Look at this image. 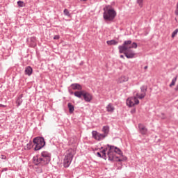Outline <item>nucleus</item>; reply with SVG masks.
<instances>
[{"label":"nucleus","instance_id":"obj_1","mask_svg":"<svg viewBox=\"0 0 178 178\" xmlns=\"http://www.w3.org/2000/svg\"><path fill=\"white\" fill-rule=\"evenodd\" d=\"M131 48H137V44L136 42H131V40H125L122 45L118 47L120 54H124L127 59H133L136 56L134 51L131 50Z\"/></svg>","mask_w":178,"mask_h":178},{"label":"nucleus","instance_id":"obj_2","mask_svg":"<svg viewBox=\"0 0 178 178\" xmlns=\"http://www.w3.org/2000/svg\"><path fill=\"white\" fill-rule=\"evenodd\" d=\"M33 163L36 166H45L51 162V153L42 152L41 156L36 155L33 158Z\"/></svg>","mask_w":178,"mask_h":178},{"label":"nucleus","instance_id":"obj_3","mask_svg":"<svg viewBox=\"0 0 178 178\" xmlns=\"http://www.w3.org/2000/svg\"><path fill=\"white\" fill-rule=\"evenodd\" d=\"M103 17L105 22H113L116 17V11L111 6H106L103 9Z\"/></svg>","mask_w":178,"mask_h":178},{"label":"nucleus","instance_id":"obj_4","mask_svg":"<svg viewBox=\"0 0 178 178\" xmlns=\"http://www.w3.org/2000/svg\"><path fill=\"white\" fill-rule=\"evenodd\" d=\"M33 144H35V151H40L41 148L45 147V140L42 137H36L33 140Z\"/></svg>","mask_w":178,"mask_h":178},{"label":"nucleus","instance_id":"obj_5","mask_svg":"<svg viewBox=\"0 0 178 178\" xmlns=\"http://www.w3.org/2000/svg\"><path fill=\"white\" fill-rule=\"evenodd\" d=\"M107 155L108 156V161H115V162H123V161H126L127 158L124 157L123 159H119L118 156H116L115 152L112 150H111V148H108V152L107 153Z\"/></svg>","mask_w":178,"mask_h":178},{"label":"nucleus","instance_id":"obj_6","mask_svg":"<svg viewBox=\"0 0 178 178\" xmlns=\"http://www.w3.org/2000/svg\"><path fill=\"white\" fill-rule=\"evenodd\" d=\"M73 153L70 152L67 154L64 158L63 165L64 168H69L70 166V163L73 161Z\"/></svg>","mask_w":178,"mask_h":178},{"label":"nucleus","instance_id":"obj_7","mask_svg":"<svg viewBox=\"0 0 178 178\" xmlns=\"http://www.w3.org/2000/svg\"><path fill=\"white\" fill-rule=\"evenodd\" d=\"M92 135L93 138H95V140H97V141H101V140H104L106 137H107L105 135V134H99L97 131H92Z\"/></svg>","mask_w":178,"mask_h":178},{"label":"nucleus","instance_id":"obj_8","mask_svg":"<svg viewBox=\"0 0 178 178\" xmlns=\"http://www.w3.org/2000/svg\"><path fill=\"white\" fill-rule=\"evenodd\" d=\"M148 89V88L147 87V86L143 85L140 87V91H141V94L140 95L139 93H136V97L139 99H143L144 98H145V95H147V90Z\"/></svg>","mask_w":178,"mask_h":178},{"label":"nucleus","instance_id":"obj_9","mask_svg":"<svg viewBox=\"0 0 178 178\" xmlns=\"http://www.w3.org/2000/svg\"><path fill=\"white\" fill-rule=\"evenodd\" d=\"M107 148H110L111 151H113L114 154H118V155H122L123 156V152L118 147L113 145H107Z\"/></svg>","mask_w":178,"mask_h":178},{"label":"nucleus","instance_id":"obj_10","mask_svg":"<svg viewBox=\"0 0 178 178\" xmlns=\"http://www.w3.org/2000/svg\"><path fill=\"white\" fill-rule=\"evenodd\" d=\"M83 99L86 102H91L92 101V95L90 94L89 92H86L84 90L83 92Z\"/></svg>","mask_w":178,"mask_h":178},{"label":"nucleus","instance_id":"obj_11","mask_svg":"<svg viewBox=\"0 0 178 178\" xmlns=\"http://www.w3.org/2000/svg\"><path fill=\"white\" fill-rule=\"evenodd\" d=\"M138 129L140 134H143V136H145L148 131V129H147L145 126L143 125L142 124H138Z\"/></svg>","mask_w":178,"mask_h":178},{"label":"nucleus","instance_id":"obj_12","mask_svg":"<svg viewBox=\"0 0 178 178\" xmlns=\"http://www.w3.org/2000/svg\"><path fill=\"white\" fill-rule=\"evenodd\" d=\"M70 87L71 88H72V90H83V87L81 86V85L79 83H72L71 84Z\"/></svg>","mask_w":178,"mask_h":178},{"label":"nucleus","instance_id":"obj_13","mask_svg":"<svg viewBox=\"0 0 178 178\" xmlns=\"http://www.w3.org/2000/svg\"><path fill=\"white\" fill-rule=\"evenodd\" d=\"M25 74L27 76H31V74H33V68L31 66H28L25 68Z\"/></svg>","mask_w":178,"mask_h":178},{"label":"nucleus","instance_id":"obj_14","mask_svg":"<svg viewBox=\"0 0 178 178\" xmlns=\"http://www.w3.org/2000/svg\"><path fill=\"white\" fill-rule=\"evenodd\" d=\"M106 108L107 112H110L111 113H113V112L115 111V106H113V105L111 103L108 104Z\"/></svg>","mask_w":178,"mask_h":178},{"label":"nucleus","instance_id":"obj_15","mask_svg":"<svg viewBox=\"0 0 178 178\" xmlns=\"http://www.w3.org/2000/svg\"><path fill=\"white\" fill-rule=\"evenodd\" d=\"M74 96L77 98H81L84 95V90L76 91L74 93Z\"/></svg>","mask_w":178,"mask_h":178},{"label":"nucleus","instance_id":"obj_16","mask_svg":"<svg viewBox=\"0 0 178 178\" xmlns=\"http://www.w3.org/2000/svg\"><path fill=\"white\" fill-rule=\"evenodd\" d=\"M23 98V95H20L17 100H16V104L17 105V106H20V105H22V104L23 103V99H22Z\"/></svg>","mask_w":178,"mask_h":178},{"label":"nucleus","instance_id":"obj_17","mask_svg":"<svg viewBox=\"0 0 178 178\" xmlns=\"http://www.w3.org/2000/svg\"><path fill=\"white\" fill-rule=\"evenodd\" d=\"M125 81H129V77L126 76H122L119 78L118 79V83H125Z\"/></svg>","mask_w":178,"mask_h":178},{"label":"nucleus","instance_id":"obj_18","mask_svg":"<svg viewBox=\"0 0 178 178\" xmlns=\"http://www.w3.org/2000/svg\"><path fill=\"white\" fill-rule=\"evenodd\" d=\"M127 105L128 106H129V108H131V107L134 106L135 104H134V100H133V98L132 99H127Z\"/></svg>","mask_w":178,"mask_h":178},{"label":"nucleus","instance_id":"obj_19","mask_svg":"<svg viewBox=\"0 0 178 178\" xmlns=\"http://www.w3.org/2000/svg\"><path fill=\"white\" fill-rule=\"evenodd\" d=\"M102 131L104 134L108 137V134H109V127L108 126L103 127Z\"/></svg>","mask_w":178,"mask_h":178},{"label":"nucleus","instance_id":"obj_20","mask_svg":"<svg viewBox=\"0 0 178 178\" xmlns=\"http://www.w3.org/2000/svg\"><path fill=\"white\" fill-rule=\"evenodd\" d=\"M67 107H68L70 113H73L74 112V106H73L72 103H68Z\"/></svg>","mask_w":178,"mask_h":178},{"label":"nucleus","instance_id":"obj_21","mask_svg":"<svg viewBox=\"0 0 178 178\" xmlns=\"http://www.w3.org/2000/svg\"><path fill=\"white\" fill-rule=\"evenodd\" d=\"M106 44H107L108 45H118V42L116 41V40H108V41L106 42Z\"/></svg>","mask_w":178,"mask_h":178},{"label":"nucleus","instance_id":"obj_22","mask_svg":"<svg viewBox=\"0 0 178 178\" xmlns=\"http://www.w3.org/2000/svg\"><path fill=\"white\" fill-rule=\"evenodd\" d=\"M177 80V76H175L172 80L171 83L170 84V87H173L176 84V81Z\"/></svg>","mask_w":178,"mask_h":178},{"label":"nucleus","instance_id":"obj_23","mask_svg":"<svg viewBox=\"0 0 178 178\" xmlns=\"http://www.w3.org/2000/svg\"><path fill=\"white\" fill-rule=\"evenodd\" d=\"M63 13L65 16H67L68 17H70V13L69 12V10L65 8L63 11Z\"/></svg>","mask_w":178,"mask_h":178},{"label":"nucleus","instance_id":"obj_24","mask_svg":"<svg viewBox=\"0 0 178 178\" xmlns=\"http://www.w3.org/2000/svg\"><path fill=\"white\" fill-rule=\"evenodd\" d=\"M17 5H18V6H19V8H23V6H24V2L22 1H18Z\"/></svg>","mask_w":178,"mask_h":178},{"label":"nucleus","instance_id":"obj_25","mask_svg":"<svg viewBox=\"0 0 178 178\" xmlns=\"http://www.w3.org/2000/svg\"><path fill=\"white\" fill-rule=\"evenodd\" d=\"M178 33V29H175L172 33V38H175V37H176V35H177Z\"/></svg>","mask_w":178,"mask_h":178},{"label":"nucleus","instance_id":"obj_26","mask_svg":"<svg viewBox=\"0 0 178 178\" xmlns=\"http://www.w3.org/2000/svg\"><path fill=\"white\" fill-rule=\"evenodd\" d=\"M101 153L102 154L103 159L106 160V152H105V150L101 151Z\"/></svg>","mask_w":178,"mask_h":178},{"label":"nucleus","instance_id":"obj_27","mask_svg":"<svg viewBox=\"0 0 178 178\" xmlns=\"http://www.w3.org/2000/svg\"><path fill=\"white\" fill-rule=\"evenodd\" d=\"M143 2L144 0H137V3H138L140 8H143Z\"/></svg>","mask_w":178,"mask_h":178},{"label":"nucleus","instance_id":"obj_28","mask_svg":"<svg viewBox=\"0 0 178 178\" xmlns=\"http://www.w3.org/2000/svg\"><path fill=\"white\" fill-rule=\"evenodd\" d=\"M133 101H134V104H135V105H138V104H140V101L138 100L137 97L133 98Z\"/></svg>","mask_w":178,"mask_h":178},{"label":"nucleus","instance_id":"obj_29","mask_svg":"<svg viewBox=\"0 0 178 178\" xmlns=\"http://www.w3.org/2000/svg\"><path fill=\"white\" fill-rule=\"evenodd\" d=\"M31 41H33V47H35V43H34L35 42V37L31 38Z\"/></svg>","mask_w":178,"mask_h":178},{"label":"nucleus","instance_id":"obj_30","mask_svg":"<svg viewBox=\"0 0 178 178\" xmlns=\"http://www.w3.org/2000/svg\"><path fill=\"white\" fill-rule=\"evenodd\" d=\"M60 38V37L59 36V35H54V40H59Z\"/></svg>","mask_w":178,"mask_h":178},{"label":"nucleus","instance_id":"obj_31","mask_svg":"<svg viewBox=\"0 0 178 178\" xmlns=\"http://www.w3.org/2000/svg\"><path fill=\"white\" fill-rule=\"evenodd\" d=\"M131 115H134V113H136V108H133L132 110H131Z\"/></svg>","mask_w":178,"mask_h":178},{"label":"nucleus","instance_id":"obj_32","mask_svg":"<svg viewBox=\"0 0 178 178\" xmlns=\"http://www.w3.org/2000/svg\"><path fill=\"white\" fill-rule=\"evenodd\" d=\"M97 156H99V158H102V156L101 155L100 152H97Z\"/></svg>","mask_w":178,"mask_h":178},{"label":"nucleus","instance_id":"obj_33","mask_svg":"<svg viewBox=\"0 0 178 178\" xmlns=\"http://www.w3.org/2000/svg\"><path fill=\"white\" fill-rule=\"evenodd\" d=\"M68 91L71 95H73L74 92L72 91V90L69 89Z\"/></svg>","mask_w":178,"mask_h":178},{"label":"nucleus","instance_id":"obj_34","mask_svg":"<svg viewBox=\"0 0 178 178\" xmlns=\"http://www.w3.org/2000/svg\"><path fill=\"white\" fill-rule=\"evenodd\" d=\"M1 159H6V156L1 155Z\"/></svg>","mask_w":178,"mask_h":178},{"label":"nucleus","instance_id":"obj_35","mask_svg":"<svg viewBox=\"0 0 178 178\" xmlns=\"http://www.w3.org/2000/svg\"><path fill=\"white\" fill-rule=\"evenodd\" d=\"M175 13L176 16H178V10H175Z\"/></svg>","mask_w":178,"mask_h":178},{"label":"nucleus","instance_id":"obj_36","mask_svg":"<svg viewBox=\"0 0 178 178\" xmlns=\"http://www.w3.org/2000/svg\"><path fill=\"white\" fill-rule=\"evenodd\" d=\"M6 106L3 105V104H0V108H5Z\"/></svg>","mask_w":178,"mask_h":178},{"label":"nucleus","instance_id":"obj_37","mask_svg":"<svg viewBox=\"0 0 178 178\" xmlns=\"http://www.w3.org/2000/svg\"><path fill=\"white\" fill-rule=\"evenodd\" d=\"M27 147L29 148V149H30V148H31V145L27 144Z\"/></svg>","mask_w":178,"mask_h":178},{"label":"nucleus","instance_id":"obj_38","mask_svg":"<svg viewBox=\"0 0 178 178\" xmlns=\"http://www.w3.org/2000/svg\"><path fill=\"white\" fill-rule=\"evenodd\" d=\"M120 57L122 59H124V56H123V55H120Z\"/></svg>","mask_w":178,"mask_h":178},{"label":"nucleus","instance_id":"obj_39","mask_svg":"<svg viewBox=\"0 0 178 178\" xmlns=\"http://www.w3.org/2000/svg\"><path fill=\"white\" fill-rule=\"evenodd\" d=\"M175 91H178V84L177 85V86L175 88Z\"/></svg>","mask_w":178,"mask_h":178},{"label":"nucleus","instance_id":"obj_40","mask_svg":"<svg viewBox=\"0 0 178 178\" xmlns=\"http://www.w3.org/2000/svg\"><path fill=\"white\" fill-rule=\"evenodd\" d=\"M108 149V147H106L103 149V151H104V152H106V150Z\"/></svg>","mask_w":178,"mask_h":178},{"label":"nucleus","instance_id":"obj_41","mask_svg":"<svg viewBox=\"0 0 178 178\" xmlns=\"http://www.w3.org/2000/svg\"><path fill=\"white\" fill-rule=\"evenodd\" d=\"M108 149V147H106L103 149V151H104V152H106V150Z\"/></svg>","mask_w":178,"mask_h":178},{"label":"nucleus","instance_id":"obj_42","mask_svg":"<svg viewBox=\"0 0 178 178\" xmlns=\"http://www.w3.org/2000/svg\"><path fill=\"white\" fill-rule=\"evenodd\" d=\"M8 170V168H3V172H6Z\"/></svg>","mask_w":178,"mask_h":178},{"label":"nucleus","instance_id":"obj_43","mask_svg":"<svg viewBox=\"0 0 178 178\" xmlns=\"http://www.w3.org/2000/svg\"><path fill=\"white\" fill-rule=\"evenodd\" d=\"M144 69H145V70L148 69V66H145V67H144Z\"/></svg>","mask_w":178,"mask_h":178},{"label":"nucleus","instance_id":"obj_44","mask_svg":"<svg viewBox=\"0 0 178 178\" xmlns=\"http://www.w3.org/2000/svg\"><path fill=\"white\" fill-rule=\"evenodd\" d=\"M87 0H81V2H86Z\"/></svg>","mask_w":178,"mask_h":178}]
</instances>
